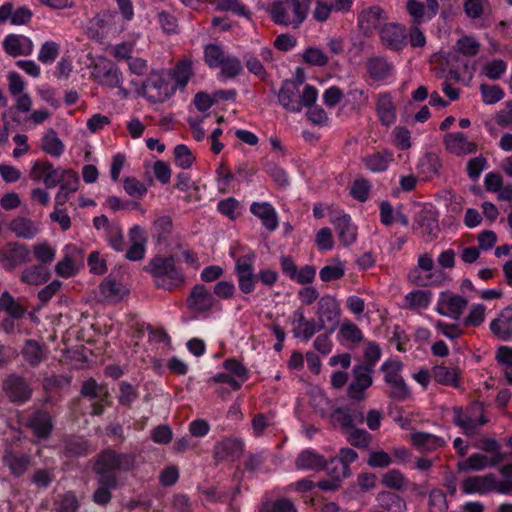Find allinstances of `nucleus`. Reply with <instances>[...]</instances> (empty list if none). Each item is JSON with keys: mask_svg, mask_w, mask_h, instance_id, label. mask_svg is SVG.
<instances>
[{"mask_svg": "<svg viewBox=\"0 0 512 512\" xmlns=\"http://www.w3.org/2000/svg\"><path fill=\"white\" fill-rule=\"evenodd\" d=\"M230 256L235 261V273L240 291L244 294L252 293L258 282L254 271L256 260L254 251L237 244L230 248Z\"/></svg>", "mask_w": 512, "mask_h": 512, "instance_id": "obj_1", "label": "nucleus"}, {"mask_svg": "<svg viewBox=\"0 0 512 512\" xmlns=\"http://www.w3.org/2000/svg\"><path fill=\"white\" fill-rule=\"evenodd\" d=\"M317 98L318 90L315 87L306 84L300 88L295 82H283L278 93V101L282 107L294 113L311 106Z\"/></svg>", "mask_w": 512, "mask_h": 512, "instance_id": "obj_2", "label": "nucleus"}, {"mask_svg": "<svg viewBox=\"0 0 512 512\" xmlns=\"http://www.w3.org/2000/svg\"><path fill=\"white\" fill-rule=\"evenodd\" d=\"M157 287L172 290L185 282L182 267L173 257H156L149 264Z\"/></svg>", "mask_w": 512, "mask_h": 512, "instance_id": "obj_3", "label": "nucleus"}, {"mask_svg": "<svg viewBox=\"0 0 512 512\" xmlns=\"http://www.w3.org/2000/svg\"><path fill=\"white\" fill-rule=\"evenodd\" d=\"M461 491L466 495L497 492L512 496V479L498 480L493 474L470 476L462 481Z\"/></svg>", "mask_w": 512, "mask_h": 512, "instance_id": "obj_4", "label": "nucleus"}, {"mask_svg": "<svg viewBox=\"0 0 512 512\" xmlns=\"http://www.w3.org/2000/svg\"><path fill=\"white\" fill-rule=\"evenodd\" d=\"M308 5L299 0L275 1L269 8V13L276 24L298 26L307 15Z\"/></svg>", "mask_w": 512, "mask_h": 512, "instance_id": "obj_5", "label": "nucleus"}, {"mask_svg": "<svg viewBox=\"0 0 512 512\" xmlns=\"http://www.w3.org/2000/svg\"><path fill=\"white\" fill-rule=\"evenodd\" d=\"M176 91L172 73L168 71H155L150 74L145 85L144 94L151 102H163Z\"/></svg>", "mask_w": 512, "mask_h": 512, "instance_id": "obj_6", "label": "nucleus"}, {"mask_svg": "<svg viewBox=\"0 0 512 512\" xmlns=\"http://www.w3.org/2000/svg\"><path fill=\"white\" fill-rule=\"evenodd\" d=\"M319 397V402L315 406L321 415L328 418L334 426L350 429L354 423L363 421V415L356 410L335 408L334 404L322 393H319Z\"/></svg>", "mask_w": 512, "mask_h": 512, "instance_id": "obj_7", "label": "nucleus"}, {"mask_svg": "<svg viewBox=\"0 0 512 512\" xmlns=\"http://www.w3.org/2000/svg\"><path fill=\"white\" fill-rule=\"evenodd\" d=\"M408 280L420 287L436 286L442 282L443 273L435 268L432 257L424 253L418 256L417 265L409 271Z\"/></svg>", "mask_w": 512, "mask_h": 512, "instance_id": "obj_8", "label": "nucleus"}, {"mask_svg": "<svg viewBox=\"0 0 512 512\" xmlns=\"http://www.w3.org/2000/svg\"><path fill=\"white\" fill-rule=\"evenodd\" d=\"M316 315L321 329H328L332 333L340 321L339 301L332 295H323L318 301Z\"/></svg>", "mask_w": 512, "mask_h": 512, "instance_id": "obj_9", "label": "nucleus"}, {"mask_svg": "<svg viewBox=\"0 0 512 512\" xmlns=\"http://www.w3.org/2000/svg\"><path fill=\"white\" fill-rule=\"evenodd\" d=\"M468 301L465 297L451 291L439 293L435 304V311L441 316L452 320H458L466 309Z\"/></svg>", "mask_w": 512, "mask_h": 512, "instance_id": "obj_10", "label": "nucleus"}, {"mask_svg": "<svg viewBox=\"0 0 512 512\" xmlns=\"http://www.w3.org/2000/svg\"><path fill=\"white\" fill-rule=\"evenodd\" d=\"M453 419L465 434H473L478 426L486 422L483 417V406L478 402L469 406L465 411L461 408H454Z\"/></svg>", "mask_w": 512, "mask_h": 512, "instance_id": "obj_11", "label": "nucleus"}, {"mask_svg": "<svg viewBox=\"0 0 512 512\" xmlns=\"http://www.w3.org/2000/svg\"><path fill=\"white\" fill-rule=\"evenodd\" d=\"M384 380L390 386V395L397 399H404L409 391L400 375L402 364L398 360H387L382 364Z\"/></svg>", "mask_w": 512, "mask_h": 512, "instance_id": "obj_12", "label": "nucleus"}, {"mask_svg": "<svg viewBox=\"0 0 512 512\" xmlns=\"http://www.w3.org/2000/svg\"><path fill=\"white\" fill-rule=\"evenodd\" d=\"M223 371L213 376L212 381L229 385L238 390L248 378L246 368L237 360L230 359L224 362Z\"/></svg>", "mask_w": 512, "mask_h": 512, "instance_id": "obj_13", "label": "nucleus"}, {"mask_svg": "<svg viewBox=\"0 0 512 512\" xmlns=\"http://www.w3.org/2000/svg\"><path fill=\"white\" fill-rule=\"evenodd\" d=\"M133 465V459L129 455L116 454L113 451L102 453L95 465V470L99 477L104 475H114L116 470H127Z\"/></svg>", "mask_w": 512, "mask_h": 512, "instance_id": "obj_14", "label": "nucleus"}, {"mask_svg": "<svg viewBox=\"0 0 512 512\" xmlns=\"http://www.w3.org/2000/svg\"><path fill=\"white\" fill-rule=\"evenodd\" d=\"M330 210L331 223L334 225L340 243L343 246H350L357 237V228L353 224L351 217L339 210Z\"/></svg>", "mask_w": 512, "mask_h": 512, "instance_id": "obj_15", "label": "nucleus"}, {"mask_svg": "<svg viewBox=\"0 0 512 512\" xmlns=\"http://www.w3.org/2000/svg\"><path fill=\"white\" fill-rule=\"evenodd\" d=\"M444 147L447 152L455 156H466L477 151L478 145L470 140L463 132H450L443 138Z\"/></svg>", "mask_w": 512, "mask_h": 512, "instance_id": "obj_16", "label": "nucleus"}, {"mask_svg": "<svg viewBox=\"0 0 512 512\" xmlns=\"http://www.w3.org/2000/svg\"><path fill=\"white\" fill-rule=\"evenodd\" d=\"M289 323L294 337L305 341H308L316 332L322 330L318 322L314 319H307L301 309H297L291 314Z\"/></svg>", "mask_w": 512, "mask_h": 512, "instance_id": "obj_17", "label": "nucleus"}, {"mask_svg": "<svg viewBox=\"0 0 512 512\" xmlns=\"http://www.w3.org/2000/svg\"><path fill=\"white\" fill-rule=\"evenodd\" d=\"M5 311L8 318L1 322V328L6 333H14L18 330L16 321H18L25 313V310L17 304L9 293L4 292L0 298V312Z\"/></svg>", "mask_w": 512, "mask_h": 512, "instance_id": "obj_18", "label": "nucleus"}, {"mask_svg": "<svg viewBox=\"0 0 512 512\" xmlns=\"http://www.w3.org/2000/svg\"><path fill=\"white\" fill-rule=\"evenodd\" d=\"M64 169L54 168L49 163H42L35 161L31 169V177L34 180L42 181L47 188H54L57 186L64 174Z\"/></svg>", "mask_w": 512, "mask_h": 512, "instance_id": "obj_19", "label": "nucleus"}, {"mask_svg": "<svg viewBox=\"0 0 512 512\" xmlns=\"http://www.w3.org/2000/svg\"><path fill=\"white\" fill-rule=\"evenodd\" d=\"M29 257V249L17 243H9L0 251V263L6 269H13L27 262Z\"/></svg>", "mask_w": 512, "mask_h": 512, "instance_id": "obj_20", "label": "nucleus"}, {"mask_svg": "<svg viewBox=\"0 0 512 512\" xmlns=\"http://www.w3.org/2000/svg\"><path fill=\"white\" fill-rule=\"evenodd\" d=\"M485 449L493 453L491 460L487 459L483 454H473L463 464V469L482 470L488 466L495 464L502 459L499 453V445L495 440H488L485 443Z\"/></svg>", "mask_w": 512, "mask_h": 512, "instance_id": "obj_21", "label": "nucleus"}, {"mask_svg": "<svg viewBox=\"0 0 512 512\" xmlns=\"http://www.w3.org/2000/svg\"><path fill=\"white\" fill-rule=\"evenodd\" d=\"M214 296L204 285L198 284L191 290L187 298V305L190 310L198 313L206 312L212 308Z\"/></svg>", "mask_w": 512, "mask_h": 512, "instance_id": "obj_22", "label": "nucleus"}, {"mask_svg": "<svg viewBox=\"0 0 512 512\" xmlns=\"http://www.w3.org/2000/svg\"><path fill=\"white\" fill-rule=\"evenodd\" d=\"M407 11L415 24H421L429 21L438 11L436 0H426L425 4L416 0L407 2Z\"/></svg>", "mask_w": 512, "mask_h": 512, "instance_id": "obj_23", "label": "nucleus"}, {"mask_svg": "<svg viewBox=\"0 0 512 512\" xmlns=\"http://www.w3.org/2000/svg\"><path fill=\"white\" fill-rule=\"evenodd\" d=\"M373 369L368 366H358L354 369V379L351 382L348 394L351 398L360 400L364 396V391L372 384Z\"/></svg>", "mask_w": 512, "mask_h": 512, "instance_id": "obj_24", "label": "nucleus"}, {"mask_svg": "<svg viewBox=\"0 0 512 512\" xmlns=\"http://www.w3.org/2000/svg\"><path fill=\"white\" fill-rule=\"evenodd\" d=\"M3 47L7 54L16 57L20 55H30L34 45L32 40L27 36L9 34L3 41Z\"/></svg>", "mask_w": 512, "mask_h": 512, "instance_id": "obj_25", "label": "nucleus"}, {"mask_svg": "<svg viewBox=\"0 0 512 512\" xmlns=\"http://www.w3.org/2000/svg\"><path fill=\"white\" fill-rule=\"evenodd\" d=\"M129 237L131 246L126 252V258L131 261L142 259L145 255V243L147 240L145 230L138 225L133 226L129 231Z\"/></svg>", "mask_w": 512, "mask_h": 512, "instance_id": "obj_26", "label": "nucleus"}, {"mask_svg": "<svg viewBox=\"0 0 512 512\" xmlns=\"http://www.w3.org/2000/svg\"><path fill=\"white\" fill-rule=\"evenodd\" d=\"M384 20V11L377 6L362 10L358 17L359 26L365 34L377 29Z\"/></svg>", "mask_w": 512, "mask_h": 512, "instance_id": "obj_27", "label": "nucleus"}, {"mask_svg": "<svg viewBox=\"0 0 512 512\" xmlns=\"http://www.w3.org/2000/svg\"><path fill=\"white\" fill-rule=\"evenodd\" d=\"M381 40L392 49H400L406 43V32L403 26L391 23L380 30Z\"/></svg>", "mask_w": 512, "mask_h": 512, "instance_id": "obj_28", "label": "nucleus"}, {"mask_svg": "<svg viewBox=\"0 0 512 512\" xmlns=\"http://www.w3.org/2000/svg\"><path fill=\"white\" fill-rule=\"evenodd\" d=\"M3 389L14 402H24L30 397V389L21 377L9 376L3 383Z\"/></svg>", "mask_w": 512, "mask_h": 512, "instance_id": "obj_29", "label": "nucleus"}, {"mask_svg": "<svg viewBox=\"0 0 512 512\" xmlns=\"http://www.w3.org/2000/svg\"><path fill=\"white\" fill-rule=\"evenodd\" d=\"M251 213L259 218L268 230H275L278 226L277 213L268 202H253L250 206Z\"/></svg>", "mask_w": 512, "mask_h": 512, "instance_id": "obj_30", "label": "nucleus"}, {"mask_svg": "<svg viewBox=\"0 0 512 512\" xmlns=\"http://www.w3.org/2000/svg\"><path fill=\"white\" fill-rule=\"evenodd\" d=\"M410 441L414 447L421 451H433L445 444V440L436 435L426 432H412Z\"/></svg>", "mask_w": 512, "mask_h": 512, "instance_id": "obj_31", "label": "nucleus"}, {"mask_svg": "<svg viewBox=\"0 0 512 512\" xmlns=\"http://www.w3.org/2000/svg\"><path fill=\"white\" fill-rule=\"evenodd\" d=\"M491 331L502 340L512 339V308L504 309L490 324Z\"/></svg>", "mask_w": 512, "mask_h": 512, "instance_id": "obj_32", "label": "nucleus"}, {"mask_svg": "<svg viewBox=\"0 0 512 512\" xmlns=\"http://www.w3.org/2000/svg\"><path fill=\"white\" fill-rule=\"evenodd\" d=\"M100 295L109 302H118L127 294L128 289L120 282L108 277L100 285Z\"/></svg>", "mask_w": 512, "mask_h": 512, "instance_id": "obj_33", "label": "nucleus"}, {"mask_svg": "<svg viewBox=\"0 0 512 512\" xmlns=\"http://www.w3.org/2000/svg\"><path fill=\"white\" fill-rule=\"evenodd\" d=\"M295 465L300 470H320L325 467L326 460L314 450L307 449L297 456Z\"/></svg>", "mask_w": 512, "mask_h": 512, "instance_id": "obj_34", "label": "nucleus"}, {"mask_svg": "<svg viewBox=\"0 0 512 512\" xmlns=\"http://www.w3.org/2000/svg\"><path fill=\"white\" fill-rule=\"evenodd\" d=\"M393 160V152L384 150L375 152L363 159L365 167L371 172L378 173L387 170Z\"/></svg>", "mask_w": 512, "mask_h": 512, "instance_id": "obj_35", "label": "nucleus"}, {"mask_svg": "<svg viewBox=\"0 0 512 512\" xmlns=\"http://www.w3.org/2000/svg\"><path fill=\"white\" fill-rule=\"evenodd\" d=\"M117 486L115 476L104 475L99 477L98 488L93 495V501L99 505L107 504L111 499V490Z\"/></svg>", "mask_w": 512, "mask_h": 512, "instance_id": "obj_36", "label": "nucleus"}, {"mask_svg": "<svg viewBox=\"0 0 512 512\" xmlns=\"http://www.w3.org/2000/svg\"><path fill=\"white\" fill-rule=\"evenodd\" d=\"M392 66L383 58H373L367 63L370 78L376 82L387 80L392 75Z\"/></svg>", "mask_w": 512, "mask_h": 512, "instance_id": "obj_37", "label": "nucleus"}, {"mask_svg": "<svg viewBox=\"0 0 512 512\" xmlns=\"http://www.w3.org/2000/svg\"><path fill=\"white\" fill-rule=\"evenodd\" d=\"M377 113L381 123L385 126L392 125L396 120L395 106L388 94H380L377 101Z\"/></svg>", "mask_w": 512, "mask_h": 512, "instance_id": "obj_38", "label": "nucleus"}, {"mask_svg": "<svg viewBox=\"0 0 512 512\" xmlns=\"http://www.w3.org/2000/svg\"><path fill=\"white\" fill-rule=\"evenodd\" d=\"M440 169L439 157L434 153L424 154L417 164L418 174L422 179L429 180L436 174Z\"/></svg>", "mask_w": 512, "mask_h": 512, "instance_id": "obj_39", "label": "nucleus"}, {"mask_svg": "<svg viewBox=\"0 0 512 512\" xmlns=\"http://www.w3.org/2000/svg\"><path fill=\"white\" fill-rule=\"evenodd\" d=\"M41 147L45 153L52 157H60L65 150L64 143L53 129L44 133L41 139Z\"/></svg>", "mask_w": 512, "mask_h": 512, "instance_id": "obj_40", "label": "nucleus"}, {"mask_svg": "<svg viewBox=\"0 0 512 512\" xmlns=\"http://www.w3.org/2000/svg\"><path fill=\"white\" fill-rule=\"evenodd\" d=\"M358 454L350 448H342L339 451L338 457L332 458L330 464L337 463L339 468H336L337 479L345 478L349 475V465L356 461Z\"/></svg>", "mask_w": 512, "mask_h": 512, "instance_id": "obj_41", "label": "nucleus"}, {"mask_svg": "<svg viewBox=\"0 0 512 512\" xmlns=\"http://www.w3.org/2000/svg\"><path fill=\"white\" fill-rule=\"evenodd\" d=\"M345 262L339 258L330 260L319 272V277L323 282H331L341 279L345 275Z\"/></svg>", "mask_w": 512, "mask_h": 512, "instance_id": "obj_42", "label": "nucleus"}, {"mask_svg": "<svg viewBox=\"0 0 512 512\" xmlns=\"http://www.w3.org/2000/svg\"><path fill=\"white\" fill-rule=\"evenodd\" d=\"M380 219L385 225L400 223L406 226L409 223L408 217L402 213L401 209H393L388 202H382L380 205Z\"/></svg>", "mask_w": 512, "mask_h": 512, "instance_id": "obj_43", "label": "nucleus"}, {"mask_svg": "<svg viewBox=\"0 0 512 512\" xmlns=\"http://www.w3.org/2000/svg\"><path fill=\"white\" fill-rule=\"evenodd\" d=\"M29 426L38 438H44L50 433L52 422L47 413L35 412L29 420Z\"/></svg>", "mask_w": 512, "mask_h": 512, "instance_id": "obj_44", "label": "nucleus"}, {"mask_svg": "<svg viewBox=\"0 0 512 512\" xmlns=\"http://www.w3.org/2000/svg\"><path fill=\"white\" fill-rule=\"evenodd\" d=\"M432 375L435 381L440 384L456 386L460 371L454 367L436 366L432 371Z\"/></svg>", "mask_w": 512, "mask_h": 512, "instance_id": "obj_45", "label": "nucleus"}, {"mask_svg": "<svg viewBox=\"0 0 512 512\" xmlns=\"http://www.w3.org/2000/svg\"><path fill=\"white\" fill-rule=\"evenodd\" d=\"M49 278V271L41 265H34L26 268L22 272L21 279L30 285H39L46 282Z\"/></svg>", "mask_w": 512, "mask_h": 512, "instance_id": "obj_46", "label": "nucleus"}, {"mask_svg": "<svg viewBox=\"0 0 512 512\" xmlns=\"http://www.w3.org/2000/svg\"><path fill=\"white\" fill-rule=\"evenodd\" d=\"M431 299V292L426 290H413L405 296V304L410 309H426Z\"/></svg>", "mask_w": 512, "mask_h": 512, "instance_id": "obj_47", "label": "nucleus"}, {"mask_svg": "<svg viewBox=\"0 0 512 512\" xmlns=\"http://www.w3.org/2000/svg\"><path fill=\"white\" fill-rule=\"evenodd\" d=\"M220 69L219 78L220 79H231L238 76L242 70L241 61L228 54V56L224 59V61L218 67Z\"/></svg>", "mask_w": 512, "mask_h": 512, "instance_id": "obj_48", "label": "nucleus"}, {"mask_svg": "<svg viewBox=\"0 0 512 512\" xmlns=\"http://www.w3.org/2000/svg\"><path fill=\"white\" fill-rule=\"evenodd\" d=\"M228 56L225 51L216 44H208L204 49V59L210 68H218Z\"/></svg>", "mask_w": 512, "mask_h": 512, "instance_id": "obj_49", "label": "nucleus"}, {"mask_svg": "<svg viewBox=\"0 0 512 512\" xmlns=\"http://www.w3.org/2000/svg\"><path fill=\"white\" fill-rule=\"evenodd\" d=\"M11 230L18 236L22 238H33L37 233L38 229L36 225L25 218H18L12 221Z\"/></svg>", "mask_w": 512, "mask_h": 512, "instance_id": "obj_50", "label": "nucleus"}, {"mask_svg": "<svg viewBox=\"0 0 512 512\" xmlns=\"http://www.w3.org/2000/svg\"><path fill=\"white\" fill-rule=\"evenodd\" d=\"M60 53V45L52 40L45 41L38 52V60L44 65L52 64Z\"/></svg>", "mask_w": 512, "mask_h": 512, "instance_id": "obj_51", "label": "nucleus"}, {"mask_svg": "<svg viewBox=\"0 0 512 512\" xmlns=\"http://www.w3.org/2000/svg\"><path fill=\"white\" fill-rule=\"evenodd\" d=\"M22 353L25 360L31 365L40 363L45 357L43 347L34 340L26 341Z\"/></svg>", "mask_w": 512, "mask_h": 512, "instance_id": "obj_52", "label": "nucleus"}, {"mask_svg": "<svg viewBox=\"0 0 512 512\" xmlns=\"http://www.w3.org/2000/svg\"><path fill=\"white\" fill-rule=\"evenodd\" d=\"M377 500L381 507L391 512H402L405 508L404 501L399 496L390 492L379 493Z\"/></svg>", "mask_w": 512, "mask_h": 512, "instance_id": "obj_53", "label": "nucleus"}, {"mask_svg": "<svg viewBox=\"0 0 512 512\" xmlns=\"http://www.w3.org/2000/svg\"><path fill=\"white\" fill-rule=\"evenodd\" d=\"M192 75V63L189 60L180 61L172 74L173 82L179 87H185Z\"/></svg>", "mask_w": 512, "mask_h": 512, "instance_id": "obj_54", "label": "nucleus"}, {"mask_svg": "<svg viewBox=\"0 0 512 512\" xmlns=\"http://www.w3.org/2000/svg\"><path fill=\"white\" fill-rule=\"evenodd\" d=\"M4 464L10 469L12 474L19 476L26 471L29 458L27 456L18 457L9 452L4 456Z\"/></svg>", "mask_w": 512, "mask_h": 512, "instance_id": "obj_55", "label": "nucleus"}, {"mask_svg": "<svg viewBox=\"0 0 512 512\" xmlns=\"http://www.w3.org/2000/svg\"><path fill=\"white\" fill-rule=\"evenodd\" d=\"M381 481L384 486L394 490H401L407 484L405 475L396 469L384 473Z\"/></svg>", "mask_w": 512, "mask_h": 512, "instance_id": "obj_56", "label": "nucleus"}, {"mask_svg": "<svg viewBox=\"0 0 512 512\" xmlns=\"http://www.w3.org/2000/svg\"><path fill=\"white\" fill-rule=\"evenodd\" d=\"M195 157L192 151L184 144H179L174 148L175 164L182 168L188 169L192 166Z\"/></svg>", "mask_w": 512, "mask_h": 512, "instance_id": "obj_57", "label": "nucleus"}, {"mask_svg": "<svg viewBox=\"0 0 512 512\" xmlns=\"http://www.w3.org/2000/svg\"><path fill=\"white\" fill-rule=\"evenodd\" d=\"M482 100L487 105L495 104L504 98V90L498 85L482 84L480 86Z\"/></svg>", "mask_w": 512, "mask_h": 512, "instance_id": "obj_58", "label": "nucleus"}, {"mask_svg": "<svg viewBox=\"0 0 512 512\" xmlns=\"http://www.w3.org/2000/svg\"><path fill=\"white\" fill-rule=\"evenodd\" d=\"M391 136L393 145L398 149L407 150L412 146L411 132L403 126L395 127Z\"/></svg>", "mask_w": 512, "mask_h": 512, "instance_id": "obj_59", "label": "nucleus"}, {"mask_svg": "<svg viewBox=\"0 0 512 512\" xmlns=\"http://www.w3.org/2000/svg\"><path fill=\"white\" fill-rule=\"evenodd\" d=\"M419 227L421 233L427 236L428 239L435 237L439 231L438 221L432 213H426L424 216H421Z\"/></svg>", "mask_w": 512, "mask_h": 512, "instance_id": "obj_60", "label": "nucleus"}, {"mask_svg": "<svg viewBox=\"0 0 512 512\" xmlns=\"http://www.w3.org/2000/svg\"><path fill=\"white\" fill-rule=\"evenodd\" d=\"M339 335L343 340L351 343H358L362 339V332L357 325L351 321H344L339 329Z\"/></svg>", "mask_w": 512, "mask_h": 512, "instance_id": "obj_61", "label": "nucleus"}, {"mask_svg": "<svg viewBox=\"0 0 512 512\" xmlns=\"http://www.w3.org/2000/svg\"><path fill=\"white\" fill-rule=\"evenodd\" d=\"M507 70V64L501 59L487 62L483 67V74L489 79H499Z\"/></svg>", "mask_w": 512, "mask_h": 512, "instance_id": "obj_62", "label": "nucleus"}, {"mask_svg": "<svg viewBox=\"0 0 512 512\" xmlns=\"http://www.w3.org/2000/svg\"><path fill=\"white\" fill-rule=\"evenodd\" d=\"M260 512H297V509L290 499L281 498L276 501L266 503Z\"/></svg>", "mask_w": 512, "mask_h": 512, "instance_id": "obj_63", "label": "nucleus"}, {"mask_svg": "<svg viewBox=\"0 0 512 512\" xmlns=\"http://www.w3.org/2000/svg\"><path fill=\"white\" fill-rule=\"evenodd\" d=\"M456 48L465 56H474L478 53L480 44L473 36H463L457 41Z\"/></svg>", "mask_w": 512, "mask_h": 512, "instance_id": "obj_64", "label": "nucleus"}]
</instances>
